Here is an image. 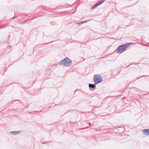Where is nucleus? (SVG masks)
Wrapping results in <instances>:
<instances>
[{
	"instance_id": "obj_1",
	"label": "nucleus",
	"mask_w": 149,
	"mask_h": 149,
	"mask_svg": "<svg viewBox=\"0 0 149 149\" xmlns=\"http://www.w3.org/2000/svg\"><path fill=\"white\" fill-rule=\"evenodd\" d=\"M59 63L60 64L66 67L70 66L72 64L71 61L67 57L61 61Z\"/></svg>"
},
{
	"instance_id": "obj_10",
	"label": "nucleus",
	"mask_w": 149,
	"mask_h": 149,
	"mask_svg": "<svg viewBox=\"0 0 149 149\" xmlns=\"http://www.w3.org/2000/svg\"><path fill=\"white\" fill-rule=\"evenodd\" d=\"M89 125H91V124L90 123H89Z\"/></svg>"
},
{
	"instance_id": "obj_7",
	"label": "nucleus",
	"mask_w": 149,
	"mask_h": 149,
	"mask_svg": "<svg viewBox=\"0 0 149 149\" xmlns=\"http://www.w3.org/2000/svg\"><path fill=\"white\" fill-rule=\"evenodd\" d=\"M104 2V1H101L100 2H99L98 3L95 5V6H97L100 4H101L103 2Z\"/></svg>"
},
{
	"instance_id": "obj_5",
	"label": "nucleus",
	"mask_w": 149,
	"mask_h": 149,
	"mask_svg": "<svg viewBox=\"0 0 149 149\" xmlns=\"http://www.w3.org/2000/svg\"><path fill=\"white\" fill-rule=\"evenodd\" d=\"M143 132L145 135H149V129L143 130Z\"/></svg>"
},
{
	"instance_id": "obj_4",
	"label": "nucleus",
	"mask_w": 149,
	"mask_h": 149,
	"mask_svg": "<svg viewBox=\"0 0 149 149\" xmlns=\"http://www.w3.org/2000/svg\"><path fill=\"white\" fill-rule=\"evenodd\" d=\"M21 132V131H15L13 132H10V133L12 135H16L19 134Z\"/></svg>"
},
{
	"instance_id": "obj_9",
	"label": "nucleus",
	"mask_w": 149,
	"mask_h": 149,
	"mask_svg": "<svg viewBox=\"0 0 149 149\" xmlns=\"http://www.w3.org/2000/svg\"><path fill=\"white\" fill-rule=\"evenodd\" d=\"M96 7L97 6H95V5L94 6H93V7H92L91 8H92H92H95V7Z\"/></svg>"
},
{
	"instance_id": "obj_2",
	"label": "nucleus",
	"mask_w": 149,
	"mask_h": 149,
	"mask_svg": "<svg viewBox=\"0 0 149 149\" xmlns=\"http://www.w3.org/2000/svg\"><path fill=\"white\" fill-rule=\"evenodd\" d=\"M132 44V43H128L120 46L117 49L118 52L119 53H121L126 49L127 47H128L130 44Z\"/></svg>"
},
{
	"instance_id": "obj_6",
	"label": "nucleus",
	"mask_w": 149,
	"mask_h": 149,
	"mask_svg": "<svg viewBox=\"0 0 149 149\" xmlns=\"http://www.w3.org/2000/svg\"><path fill=\"white\" fill-rule=\"evenodd\" d=\"M95 86V85L94 84H90L89 85V87L92 88H94Z\"/></svg>"
},
{
	"instance_id": "obj_8",
	"label": "nucleus",
	"mask_w": 149,
	"mask_h": 149,
	"mask_svg": "<svg viewBox=\"0 0 149 149\" xmlns=\"http://www.w3.org/2000/svg\"><path fill=\"white\" fill-rule=\"evenodd\" d=\"M88 22V21H85V22H81V23H80L81 24H83V23H85V22Z\"/></svg>"
},
{
	"instance_id": "obj_3",
	"label": "nucleus",
	"mask_w": 149,
	"mask_h": 149,
	"mask_svg": "<svg viewBox=\"0 0 149 149\" xmlns=\"http://www.w3.org/2000/svg\"><path fill=\"white\" fill-rule=\"evenodd\" d=\"M94 80L95 84H96L102 82V79L101 76L99 74H96L94 75Z\"/></svg>"
}]
</instances>
